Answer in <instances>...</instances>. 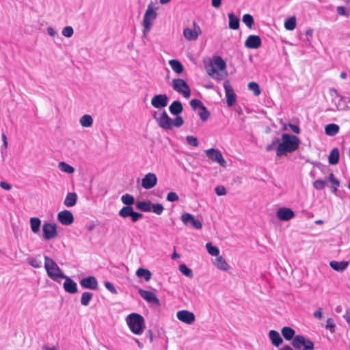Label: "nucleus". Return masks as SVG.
Here are the masks:
<instances>
[{
    "label": "nucleus",
    "instance_id": "obj_1",
    "mask_svg": "<svg viewBox=\"0 0 350 350\" xmlns=\"http://www.w3.org/2000/svg\"><path fill=\"white\" fill-rule=\"evenodd\" d=\"M278 144L276 149V155L282 157L287 153H291L297 150L300 144L299 139L293 135L284 133L281 139H277Z\"/></svg>",
    "mask_w": 350,
    "mask_h": 350
},
{
    "label": "nucleus",
    "instance_id": "obj_2",
    "mask_svg": "<svg viewBox=\"0 0 350 350\" xmlns=\"http://www.w3.org/2000/svg\"><path fill=\"white\" fill-rule=\"evenodd\" d=\"M151 114L157 125L164 130H171L173 126L180 127L184 123L182 117L177 116L172 120L165 110L152 111Z\"/></svg>",
    "mask_w": 350,
    "mask_h": 350
},
{
    "label": "nucleus",
    "instance_id": "obj_3",
    "mask_svg": "<svg viewBox=\"0 0 350 350\" xmlns=\"http://www.w3.org/2000/svg\"><path fill=\"white\" fill-rule=\"evenodd\" d=\"M206 71L213 79L221 81L227 76L226 64L220 56H215L206 68Z\"/></svg>",
    "mask_w": 350,
    "mask_h": 350
},
{
    "label": "nucleus",
    "instance_id": "obj_4",
    "mask_svg": "<svg viewBox=\"0 0 350 350\" xmlns=\"http://www.w3.org/2000/svg\"><path fill=\"white\" fill-rule=\"evenodd\" d=\"M125 322L130 331L135 335H142L146 329L144 318L138 313L133 312L126 316Z\"/></svg>",
    "mask_w": 350,
    "mask_h": 350
},
{
    "label": "nucleus",
    "instance_id": "obj_5",
    "mask_svg": "<svg viewBox=\"0 0 350 350\" xmlns=\"http://www.w3.org/2000/svg\"><path fill=\"white\" fill-rule=\"evenodd\" d=\"M44 267L47 276L55 282L59 283L65 275L58 265L51 258L44 256Z\"/></svg>",
    "mask_w": 350,
    "mask_h": 350
},
{
    "label": "nucleus",
    "instance_id": "obj_6",
    "mask_svg": "<svg viewBox=\"0 0 350 350\" xmlns=\"http://www.w3.org/2000/svg\"><path fill=\"white\" fill-rule=\"evenodd\" d=\"M157 9L158 8L152 2L148 5L142 22L144 27L143 33L144 37H146L148 34L153 25V23L157 18Z\"/></svg>",
    "mask_w": 350,
    "mask_h": 350
},
{
    "label": "nucleus",
    "instance_id": "obj_7",
    "mask_svg": "<svg viewBox=\"0 0 350 350\" xmlns=\"http://www.w3.org/2000/svg\"><path fill=\"white\" fill-rule=\"evenodd\" d=\"M172 89L177 93L181 94L185 98L191 96V90L187 83L183 79H173L171 82Z\"/></svg>",
    "mask_w": 350,
    "mask_h": 350
},
{
    "label": "nucleus",
    "instance_id": "obj_8",
    "mask_svg": "<svg viewBox=\"0 0 350 350\" xmlns=\"http://www.w3.org/2000/svg\"><path fill=\"white\" fill-rule=\"evenodd\" d=\"M202 30L199 25L196 22H193L191 26L183 29V35L187 41H196L202 35Z\"/></svg>",
    "mask_w": 350,
    "mask_h": 350
},
{
    "label": "nucleus",
    "instance_id": "obj_9",
    "mask_svg": "<svg viewBox=\"0 0 350 350\" xmlns=\"http://www.w3.org/2000/svg\"><path fill=\"white\" fill-rule=\"evenodd\" d=\"M291 345L297 350H314V349L313 342L302 335L295 336Z\"/></svg>",
    "mask_w": 350,
    "mask_h": 350
},
{
    "label": "nucleus",
    "instance_id": "obj_10",
    "mask_svg": "<svg viewBox=\"0 0 350 350\" xmlns=\"http://www.w3.org/2000/svg\"><path fill=\"white\" fill-rule=\"evenodd\" d=\"M42 232L44 240L54 239L58 235L57 226L54 222L44 221L42 226Z\"/></svg>",
    "mask_w": 350,
    "mask_h": 350
},
{
    "label": "nucleus",
    "instance_id": "obj_11",
    "mask_svg": "<svg viewBox=\"0 0 350 350\" xmlns=\"http://www.w3.org/2000/svg\"><path fill=\"white\" fill-rule=\"evenodd\" d=\"M206 156L213 162L217 163L221 167H226L227 162L224 159L221 152L215 148H209L204 151Z\"/></svg>",
    "mask_w": 350,
    "mask_h": 350
},
{
    "label": "nucleus",
    "instance_id": "obj_12",
    "mask_svg": "<svg viewBox=\"0 0 350 350\" xmlns=\"http://www.w3.org/2000/svg\"><path fill=\"white\" fill-rule=\"evenodd\" d=\"M168 101L167 96L164 94H161L154 95L152 98L150 103L154 108L161 110L167 105Z\"/></svg>",
    "mask_w": 350,
    "mask_h": 350
},
{
    "label": "nucleus",
    "instance_id": "obj_13",
    "mask_svg": "<svg viewBox=\"0 0 350 350\" xmlns=\"http://www.w3.org/2000/svg\"><path fill=\"white\" fill-rule=\"evenodd\" d=\"M176 318L180 322L187 325H192L196 321V316L193 312L182 310L176 312Z\"/></svg>",
    "mask_w": 350,
    "mask_h": 350
},
{
    "label": "nucleus",
    "instance_id": "obj_14",
    "mask_svg": "<svg viewBox=\"0 0 350 350\" xmlns=\"http://www.w3.org/2000/svg\"><path fill=\"white\" fill-rule=\"evenodd\" d=\"M157 177L155 174L149 172L142 178L141 185L145 189H151L157 184Z\"/></svg>",
    "mask_w": 350,
    "mask_h": 350
},
{
    "label": "nucleus",
    "instance_id": "obj_15",
    "mask_svg": "<svg viewBox=\"0 0 350 350\" xmlns=\"http://www.w3.org/2000/svg\"><path fill=\"white\" fill-rule=\"evenodd\" d=\"M295 216V212L290 208L282 207L276 211L277 218L282 221H288Z\"/></svg>",
    "mask_w": 350,
    "mask_h": 350
},
{
    "label": "nucleus",
    "instance_id": "obj_16",
    "mask_svg": "<svg viewBox=\"0 0 350 350\" xmlns=\"http://www.w3.org/2000/svg\"><path fill=\"white\" fill-rule=\"evenodd\" d=\"M180 220L185 226L191 225L196 229H201L202 227L201 221L195 219L193 215L188 213H183L180 217Z\"/></svg>",
    "mask_w": 350,
    "mask_h": 350
},
{
    "label": "nucleus",
    "instance_id": "obj_17",
    "mask_svg": "<svg viewBox=\"0 0 350 350\" xmlns=\"http://www.w3.org/2000/svg\"><path fill=\"white\" fill-rule=\"evenodd\" d=\"M57 221L64 226H70L74 221L72 213L68 210H64L57 213Z\"/></svg>",
    "mask_w": 350,
    "mask_h": 350
},
{
    "label": "nucleus",
    "instance_id": "obj_18",
    "mask_svg": "<svg viewBox=\"0 0 350 350\" xmlns=\"http://www.w3.org/2000/svg\"><path fill=\"white\" fill-rule=\"evenodd\" d=\"M224 88L226 93V103L228 107H232L236 101V95L229 81L224 82Z\"/></svg>",
    "mask_w": 350,
    "mask_h": 350
},
{
    "label": "nucleus",
    "instance_id": "obj_19",
    "mask_svg": "<svg viewBox=\"0 0 350 350\" xmlns=\"http://www.w3.org/2000/svg\"><path fill=\"white\" fill-rule=\"evenodd\" d=\"M62 279L64 280L63 287L66 293L75 294L77 292V284L74 280L66 275L62 277Z\"/></svg>",
    "mask_w": 350,
    "mask_h": 350
},
{
    "label": "nucleus",
    "instance_id": "obj_20",
    "mask_svg": "<svg viewBox=\"0 0 350 350\" xmlns=\"http://www.w3.org/2000/svg\"><path fill=\"white\" fill-rule=\"evenodd\" d=\"M80 285L83 288L96 290L98 288V282L95 277L88 276L80 280Z\"/></svg>",
    "mask_w": 350,
    "mask_h": 350
},
{
    "label": "nucleus",
    "instance_id": "obj_21",
    "mask_svg": "<svg viewBox=\"0 0 350 350\" xmlns=\"http://www.w3.org/2000/svg\"><path fill=\"white\" fill-rule=\"evenodd\" d=\"M138 292L139 295L147 302L159 304V300L153 292L142 288H139Z\"/></svg>",
    "mask_w": 350,
    "mask_h": 350
},
{
    "label": "nucleus",
    "instance_id": "obj_22",
    "mask_svg": "<svg viewBox=\"0 0 350 350\" xmlns=\"http://www.w3.org/2000/svg\"><path fill=\"white\" fill-rule=\"evenodd\" d=\"M214 266L219 271H229L231 269L230 265L228 263L226 259L222 256L216 257L213 262Z\"/></svg>",
    "mask_w": 350,
    "mask_h": 350
},
{
    "label": "nucleus",
    "instance_id": "obj_23",
    "mask_svg": "<svg viewBox=\"0 0 350 350\" xmlns=\"http://www.w3.org/2000/svg\"><path fill=\"white\" fill-rule=\"evenodd\" d=\"M262 41L258 36L250 35L245 41V46L248 49H256L261 46Z\"/></svg>",
    "mask_w": 350,
    "mask_h": 350
},
{
    "label": "nucleus",
    "instance_id": "obj_24",
    "mask_svg": "<svg viewBox=\"0 0 350 350\" xmlns=\"http://www.w3.org/2000/svg\"><path fill=\"white\" fill-rule=\"evenodd\" d=\"M335 94V98L333 101L335 103L338 110H343L347 107V98L340 95L336 90H333Z\"/></svg>",
    "mask_w": 350,
    "mask_h": 350
},
{
    "label": "nucleus",
    "instance_id": "obj_25",
    "mask_svg": "<svg viewBox=\"0 0 350 350\" xmlns=\"http://www.w3.org/2000/svg\"><path fill=\"white\" fill-rule=\"evenodd\" d=\"M269 338L271 343L275 347H279L283 342L280 334L275 330H270L269 332Z\"/></svg>",
    "mask_w": 350,
    "mask_h": 350
},
{
    "label": "nucleus",
    "instance_id": "obj_26",
    "mask_svg": "<svg viewBox=\"0 0 350 350\" xmlns=\"http://www.w3.org/2000/svg\"><path fill=\"white\" fill-rule=\"evenodd\" d=\"M77 201V195L74 192H69L66 196V198L64 200V204L66 207H72L74 206Z\"/></svg>",
    "mask_w": 350,
    "mask_h": 350
},
{
    "label": "nucleus",
    "instance_id": "obj_27",
    "mask_svg": "<svg viewBox=\"0 0 350 350\" xmlns=\"http://www.w3.org/2000/svg\"><path fill=\"white\" fill-rule=\"evenodd\" d=\"M135 274L137 278H144L146 282H149L152 277L151 272L148 269L142 267L137 269Z\"/></svg>",
    "mask_w": 350,
    "mask_h": 350
},
{
    "label": "nucleus",
    "instance_id": "obj_28",
    "mask_svg": "<svg viewBox=\"0 0 350 350\" xmlns=\"http://www.w3.org/2000/svg\"><path fill=\"white\" fill-rule=\"evenodd\" d=\"M29 225L32 232L38 234L41 226V220L38 217H31L29 219Z\"/></svg>",
    "mask_w": 350,
    "mask_h": 350
},
{
    "label": "nucleus",
    "instance_id": "obj_29",
    "mask_svg": "<svg viewBox=\"0 0 350 350\" xmlns=\"http://www.w3.org/2000/svg\"><path fill=\"white\" fill-rule=\"evenodd\" d=\"M348 262L347 261H336L332 260L329 262L330 267L336 271H342L348 266Z\"/></svg>",
    "mask_w": 350,
    "mask_h": 350
},
{
    "label": "nucleus",
    "instance_id": "obj_30",
    "mask_svg": "<svg viewBox=\"0 0 350 350\" xmlns=\"http://www.w3.org/2000/svg\"><path fill=\"white\" fill-rule=\"evenodd\" d=\"M170 113L173 115H178L183 111V106L180 102L175 100L169 107Z\"/></svg>",
    "mask_w": 350,
    "mask_h": 350
},
{
    "label": "nucleus",
    "instance_id": "obj_31",
    "mask_svg": "<svg viewBox=\"0 0 350 350\" xmlns=\"http://www.w3.org/2000/svg\"><path fill=\"white\" fill-rule=\"evenodd\" d=\"M79 123L83 127H91L93 124V118L90 115L85 114L80 118Z\"/></svg>",
    "mask_w": 350,
    "mask_h": 350
},
{
    "label": "nucleus",
    "instance_id": "obj_32",
    "mask_svg": "<svg viewBox=\"0 0 350 350\" xmlns=\"http://www.w3.org/2000/svg\"><path fill=\"white\" fill-rule=\"evenodd\" d=\"M169 64L171 66L172 69L176 74H180L183 72V66L182 64L177 59H170L169 61Z\"/></svg>",
    "mask_w": 350,
    "mask_h": 350
},
{
    "label": "nucleus",
    "instance_id": "obj_33",
    "mask_svg": "<svg viewBox=\"0 0 350 350\" xmlns=\"http://www.w3.org/2000/svg\"><path fill=\"white\" fill-rule=\"evenodd\" d=\"M58 169L66 174H72L75 172V168L64 161L58 163Z\"/></svg>",
    "mask_w": 350,
    "mask_h": 350
},
{
    "label": "nucleus",
    "instance_id": "obj_34",
    "mask_svg": "<svg viewBox=\"0 0 350 350\" xmlns=\"http://www.w3.org/2000/svg\"><path fill=\"white\" fill-rule=\"evenodd\" d=\"M282 334L286 340H293L295 332L290 327H284L281 330Z\"/></svg>",
    "mask_w": 350,
    "mask_h": 350
},
{
    "label": "nucleus",
    "instance_id": "obj_35",
    "mask_svg": "<svg viewBox=\"0 0 350 350\" xmlns=\"http://www.w3.org/2000/svg\"><path fill=\"white\" fill-rule=\"evenodd\" d=\"M229 18V27L231 29H238L239 27V19L232 13L228 14Z\"/></svg>",
    "mask_w": 350,
    "mask_h": 350
},
{
    "label": "nucleus",
    "instance_id": "obj_36",
    "mask_svg": "<svg viewBox=\"0 0 350 350\" xmlns=\"http://www.w3.org/2000/svg\"><path fill=\"white\" fill-rule=\"evenodd\" d=\"M136 207L144 212H150L152 208V202L150 201H139L136 203Z\"/></svg>",
    "mask_w": 350,
    "mask_h": 350
},
{
    "label": "nucleus",
    "instance_id": "obj_37",
    "mask_svg": "<svg viewBox=\"0 0 350 350\" xmlns=\"http://www.w3.org/2000/svg\"><path fill=\"white\" fill-rule=\"evenodd\" d=\"M297 21L295 16H291L287 18L284 22V27L286 30L293 31L295 29Z\"/></svg>",
    "mask_w": 350,
    "mask_h": 350
},
{
    "label": "nucleus",
    "instance_id": "obj_38",
    "mask_svg": "<svg viewBox=\"0 0 350 350\" xmlns=\"http://www.w3.org/2000/svg\"><path fill=\"white\" fill-rule=\"evenodd\" d=\"M339 160V150L338 148H333L329 155V163L332 165L338 163Z\"/></svg>",
    "mask_w": 350,
    "mask_h": 350
},
{
    "label": "nucleus",
    "instance_id": "obj_39",
    "mask_svg": "<svg viewBox=\"0 0 350 350\" xmlns=\"http://www.w3.org/2000/svg\"><path fill=\"white\" fill-rule=\"evenodd\" d=\"M325 133L329 136H334L338 133L339 127L337 124H329L325 126Z\"/></svg>",
    "mask_w": 350,
    "mask_h": 350
},
{
    "label": "nucleus",
    "instance_id": "obj_40",
    "mask_svg": "<svg viewBox=\"0 0 350 350\" xmlns=\"http://www.w3.org/2000/svg\"><path fill=\"white\" fill-rule=\"evenodd\" d=\"M93 297V294L90 292H84L82 293L81 297V304L84 306H87L90 304V301Z\"/></svg>",
    "mask_w": 350,
    "mask_h": 350
},
{
    "label": "nucleus",
    "instance_id": "obj_41",
    "mask_svg": "<svg viewBox=\"0 0 350 350\" xmlns=\"http://www.w3.org/2000/svg\"><path fill=\"white\" fill-rule=\"evenodd\" d=\"M329 181L331 184V188L332 189L333 193H336L338 190V188L340 186V182L337 180L332 173L329 174L328 176Z\"/></svg>",
    "mask_w": 350,
    "mask_h": 350
},
{
    "label": "nucleus",
    "instance_id": "obj_42",
    "mask_svg": "<svg viewBox=\"0 0 350 350\" xmlns=\"http://www.w3.org/2000/svg\"><path fill=\"white\" fill-rule=\"evenodd\" d=\"M206 248L208 253L210 255H211L213 256H215V257H217L218 256H219V248L213 245V244L211 242L207 243L206 244Z\"/></svg>",
    "mask_w": 350,
    "mask_h": 350
},
{
    "label": "nucleus",
    "instance_id": "obj_43",
    "mask_svg": "<svg viewBox=\"0 0 350 350\" xmlns=\"http://www.w3.org/2000/svg\"><path fill=\"white\" fill-rule=\"evenodd\" d=\"M133 211V208L132 206H124L119 211V215L121 217L126 218L127 217H130Z\"/></svg>",
    "mask_w": 350,
    "mask_h": 350
},
{
    "label": "nucleus",
    "instance_id": "obj_44",
    "mask_svg": "<svg viewBox=\"0 0 350 350\" xmlns=\"http://www.w3.org/2000/svg\"><path fill=\"white\" fill-rule=\"evenodd\" d=\"M121 201L126 206H131L135 202V199L133 196L126 193L122 196Z\"/></svg>",
    "mask_w": 350,
    "mask_h": 350
},
{
    "label": "nucleus",
    "instance_id": "obj_45",
    "mask_svg": "<svg viewBox=\"0 0 350 350\" xmlns=\"http://www.w3.org/2000/svg\"><path fill=\"white\" fill-rule=\"evenodd\" d=\"M28 263L34 268H40L42 267V260L38 257H31L28 258Z\"/></svg>",
    "mask_w": 350,
    "mask_h": 350
},
{
    "label": "nucleus",
    "instance_id": "obj_46",
    "mask_svg": "<svg viewBox=\"0 0 350 350\" xmlns=\"http://www.w3.org/2000/svg\"><path fill=\"white\" fill-rule=\"evenodd\" d=\"M179 271L184 275L191 278L193 277V271L191 269L188 268L185 264L179 265Z\"/></svg>",
    "mask_w": 350,
    "mask_h": 350
},
{
    "label": "nucleus",
    "instance_id": "obj_47",
    "mask_svg": "<svg viewBox=\"0 0 350 350\" xmlns=\"http://www.w3.org/2000/svg\"><path fill=\"white\" fill-rule=\"evenodd\" d=\"M248 88L250 90L252 91L254 96H258L260 94V89L258 84L256 82H250L248 83Z\"/></svg>",
    "mask_w": 350,
    "mask_h": 350
},
{
    "label": "nucleus",
    "instance_id": "obj_48",
    "mask_svg": "<svg viewBox=\"0 0 350 350\" xmlns=\"http://www.w3.org/2000/svg\"><path fill=\"white\" fill-rule=\"evenodd\" d=\"M243 22L249 28H252L254 23V18L250 14H245L243 16Z\"/></svg>",
    "mask_w": 350,
    "mask_h": 350
},
{
    "label": "nucleus",
    "instance_id": "obj_49",
    "mask_svg": "<svg viewBox=\"0 0 350 350\" xmlns=\"http://www.w3.org/2000/svg\"><path fill=\"white\" fill-rule=\"evenodd\" d=\"M164 210L163 206L161 204H152V208L151 211H152L154 213L160 215L162 214L163 211Z\"/></svg>",
    "mask_w": 350,
    "mask_h": 350
},
{
    "label": "nucleus",
    "instance_id": "obj_50",
    "mask_svg": "<svg viewBox=\"0 0 350 350\" xmlns=\"http://www.w3.org/2000/svg\"><path fill=\"white\" fill-rule=\"evenodd\" d=\"M200 111L198 112V115L200 116V119L204 122L207 120L210 116L209 112L207 111L204 106L200 108Z\"/></svg>",
    "mask_w": 350,
    "mask_h": 350
},
{
    "label": "nucleus",
    "instance_id": "obj_51",
    "mask_svg": "<svg viewBox=\"0 0 350 350\" xmlns=\"http://www.w3.org/2000/svg\"><path fill=\"white\" fill-rule=\"evenodd\" d=\"M74 33V30L72 27L66 26L62 30V34L66 38H70Z\"/></svg>",
    "mask_w": 350,
    "mask_h": 350
},
{
    "label": "nucleus",
    "instance_id": "obj_52",
    "mask_svg": "<svg viewBox=\"0 0 350 350\" xmlns=\"http://www.w3.org/2000/svg\"><path fill=\"white\" fill-rule=\"evenodd\" d=\"M186 142L187 144L193 147H197L199 145V142L197 137L191 135H188L186 137Z\"/></svg>",
    "mask_w": 350,
    "mask_h": 350
},
{
    "label": "nucleus",
    "instance_id": "obj_53",
    "mask_svg": "<svg viewBox=\"0 0 350 350\" xmlns=\"http://www.w3.org/2000/svg\"><path fill=\"white\" fill-rule=\"evenodd\" d=\"M327 184V182L323 180L318 179L313 183L314 187L317 190H321L324 189Z\"/></svg>",
    "mask_w": 350,
    "mask_h": 350
},
{
    "label": "nucleus",
    "instance_id": "obj_54",
    "mask_svg": "<svg viewBox=\"0 0 350 350\" xmlns=\"http://www.w3.org/2000/svg\"><path fill=\"white\" fill-rule=\"evenodd\" d=\"M335 327H336V325H335L333 319L331 318L327 319V320L326 321L325 328L329 330V332L331 333H334L335 332Z\"/></svg>",
    "mask_w": 350,
    "mask_h": 350
},
{
    "label": "nucleus",
    "instance_id": "obj_55",
    "mask_svg": "<svg viewBox=\"0 0 350 350\" xmlns=\"http://www.w3.org/2000/svg\"><path fill=\"white\" fill-rule=\"evenodd\" d=\"M179 199L178 196L176 194V193L171 191L167 193L166 200L169 202H176L178 201Z\"/></svg>",
    "mask_w": 350,
    "mask_h": 350
},
{
    "label": "nucleus",
    "instance_id": "obj_56",
    "mask_svg": "<svg viewBox=\"0 0 350 350\" xmlns=\"http://www.w3.org/2000/svg\"><path fill=\"white\" fill-rule=\"evenodd\" d=\"M215 193L219 196H225L227 193L226 188L224 186H217L215 188Z\"/></svg>",
    "mask_w": 350,
    "mask_h": 350
},
{
    "label": "nucleus",
    "instance_id": "obj_57",
    "mask_svg": "<svg viewBox=\"0 0 350 350\" xmlns=\"http://www.w3.org/2000/svg\"><path fill=\"white\" fill-rule=\"evenodd\" d=\"M190 105L191 106V107L194 109H196V108H201L202 107H203V104L199 100H197V99H192L191 101H190Z\"/></svg>",
    "mask_w": 350,
    "mask_h": 350
},
{
    "label": "nucleus",
    "instance_id": "obj_58",
    "mask_svg": "<svg viewBox=\"0 0 350 350\" xmlns=\"http://www.w3.org/2000/svg\"><path fill=\"white\" fill-rule=\"evenodd\" d=\"M105 286L111 293L115 294V295L118 293V291H116V288L113 286V285L111 283H110L109 282H106L105 283Z\"/></svg>",
    "mask_w": 350,
    "mask_h": 350
},
{
    "label": "nucleus",
    "instance_id": "obj_59",
    "mask_svg": "<svg viewBox=\"0 0 350 350\" xmlns=\"http://www.w3.org/2000/svg\"><path fill=\"white\" fill-rule=\"evenodd\" d=\"M142 213H137V212H135L134 211H133L131 215L130 216L131 218V220L133 222H135L137 221L138 219H139L140 218L142 217Z\"/></svg>",
    "mask_w": 350,
    "mask_h": 350
},
{
    "label": "nucleus",
    "instance_id": "obj_60",
    "mask_svg": "<svg viewBox=\"0 0 350 350\" xmlns=\"http://www.w3.org/2000/svg\"><path fill=\"white\" fill-rule=\"evenodd\" d=\"M288 126L293 133L295 134H299L300 133V129L297 125L288 124Z\"/></svg>",
    "mask_w": 350,
    "mask_h": 350
},
{
    "label": "nucleus",
    "instance_id": "obj_61",
    "mask_svg": "<svg viewBox=\"0 0 350 350\" xmlns=\"http://www.w3.org/2000/svg\"><path fill=\"white\" fill-rule=\"evenodd\" d=\"M41 350H59V347L58 345H44Z\"/></svg>",
    "mask_w": 350,
    "mask_h": 350
},
{
    "label": "nucleus",
    "instance_id": "obj_62",
    "mask_svg": "<svg viewBox=\"0 0 350 350\" xmlns=\"http://www.w3.org/2000/svg\"><path fill=\"white\" fill-rule=\"evenodd\" d=\"M0 187L3 189L6 190V191H10L12 189V185L5 181L0 182Z\"/></svg>",
    "mask_w": 350,
    "mask_h": 350
},
{
    "label": "nucleus",
    "instance_id": "obj_63",
    "mask_svg": "<svg viewBox=\"0 0 350 350\" xmlns=\"http://www.w3.org/2000/svg\"><path fill=\"white\" fill-rule=\"evenodd\" d=\"M337 13L340 16H348V14L346 12V10L345 7L343 6H338L336 8Z\"/></svg>",
    "mask_w": 350,
    "mask_h": 350
},
{
    "label": "nucleus",
    "instance_id": "obj_64",
    "mask_svg": "<svg viewBox=\"0 0 350 350\" xmlns=\"http://www.w3.org/2000/svg\"><path fill=\"white\" fill-rule=\"evenodd\" d=\"M47 33L51 37H55L57 34L56 30L52 27H49L46 29Z\"/></svg>",
    "mask_w": 350,
    "mask_h": 350
}]
</instances>
